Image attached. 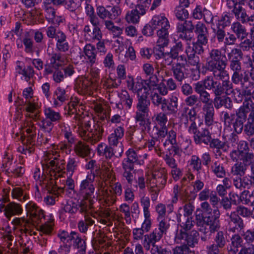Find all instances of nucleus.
I'll return each instance as SVG.
<instances>
[{
    "mask_svg": "<svg viewBox=\"0 0 254 254\" xmlns=\"http://www.w3.org/2000/svg\"><path fill=\"white\" fill-rule=\"evenodd\" d=\"M23 96L26 100L25 116L28 119L22 125V131L25 132L26 134L24 135V139H22V136H21L22 145L19 146L17 149L19 152L27 154H30L34 150L33 145L36 134V127L29 119L36 121L39 119L40 105L38 99L36 97H33V90L31 87L24 89Z\"/></svg>",
    "mask_w": 254,
    "mask_h": 254,
    "instance_id": "f257e3e1",
    "label": "nucleus"
},
{
    "mask_svg": "<svg viewBox=\"0 0 254 254\" xmlns=\"http://www.w3.org/2000/svg\"><path fill=\"white\" fill-rule=\"evenodd\" d=\"M182 209L180 207L178 212ZM184 217H187L185 223H181V217L182 215L178 212L176 214L177 221L178 223V226L181 227V229H178L175 235V240L177 243L187 242L190 246H193L195 244L197 243L198 233L194 230L190 231L193 227V221L192 218L190 216L192 212L193 208L192 206L189 204H186L184 207Z\"/></svg>",
    "mask_w": 254,
    "mask_h": 254,
    "instance_id": "f03ea898",
    "label": "nucleus"
},
{
    "mask_svg": "<svg viewBox=\"0 0 254 254\" xmlns=\"http://www.w3.org/2000/svg\"><path fill=\"white\" fill-rule=\"evenodd\" d=\"M60 150L66 154L70 152L66 144L61 143L57 146L52 145L44 152L42 160L43 167L47 168L51 175L53 174L58 177L61 176L65 169L64 160L58 159L60 156Z\"/></svg>",
    "mask_w": 254,
    "mask_h": 254,
    "instance_id": "7ed1b4c3",
    "label": "nucleus"
},
{
    "mask_svg": "<svg viewBox=\"0 0 254 254\" xmlns=\"http://www.w3.org/2000/svg\"><path fill=\"white\" fill-rule=\"evenodd\" d=\"M161 69H157L154 75L150 76L148 79L144 80L137 77L135 80L131 77H128L127 80V85L129 90L136 93L138 100H147V98L150 92L156 88L160 78L164 80V75L160 74Z\"/></svg>",
    "mask_w": 254,
    "mask_h": 254,
    "instance_id": "20e7f679",
    "label": "nucleus"
},
{
    "mask_svg": "<svg viewBox=\"0 0 254 254\" xmlns=\"http://www.w3.org/2000/svg\"><path fill=\"white\" fill-rule=\"evenodd\" d=\"M67 108V113L69 115L75 114L74 117L75 120V126H78L77 131L83 137L84 139L91 142L92 143H95L99 141L103 135L104 129L101 123L97 122L94 124L92 128L89 131H87L83 129L82 127V117L78 114H77V109L76 108L71 107L69 108V104L65 107Z\"/></svg>",
    "mask_w": 254,
    "mask_h": 254,
    "instance_id": "39448f33",
    "label": "nucleus"
},
{
    "mask_svg": "<svg viewBox=\"0 0 254 254\" xmlns=\"http://www.w3.org/2000/svg\"><path fill=\"white\" fill-rule=\"evenodd\" d=\"M95 176L93 174H87L86 178L82 180L80 185L79 193L83 197L79 203L80 211L87 212L89 209H92L93 204L97 199L93 198L95 188L93 185Z\"/></svg>",
    "mask_w": 254,
    "mask_h": 254,
    "instance_id": "423d86ee",
    "label": "nucleus"
},
{
    "mask_svg": "<svg viewBox=\"0 0 254 254\" xmlns=\"http://www.w3.org/2000/svg\"><path fill=\"white\" fill-rule=\"evenodd\" d=\"M100 69L96 67L91 69L90 74L94 80L91 81L88 77L79 76L75 80V86L78 92L84 95H91L93 91L96 89L95 82L99 78Z\"/></svg>",
    "mask_w": 254,
    "mask_h": 254,
    "instance_id": "0eeeda50",
    "label": "nucleus"
},
{
    "mask_svg": "<svg viewBox=\"0 0 254 254\" xmlns=\"http://www.w3.org/2000/svg\"><path fill=\"white\" fill-rule=\"evenodd\" d=\"M122 193L121 184L116 183L109 187L102 184L97 191L98 195L102 202H105L106 206H110L116 201V196Z\"/></svg>",
    "mask_w": 254,
    "mask_h": 254,
    "instance_id": "6e6552de",
    "label": "nucleus"
},
{
    "mask_svg": "<svg viewBox=\"0 0 254 254\" xmlns=\"http://www.w3.org/2000/svg\"><path fill=\"white\" fill-rule=\"evenodd\" d=\"M201 206L203 214L208 215L203 218L204 224L209 226L211 232L216 231L219 227L220 212L219 210L216 208L212 212L211 208L207 202H202Z\"/></svg>",
    "mask_w": 254,
    "mask_h": 254,
    "instance_id": "1a4fd4ad",
    "label": "nucleus"
},
{
    "mask_svg": "<svg viewBox=\"0 0 254 254\" xmlns=\"http://www.w3.org/2000/svg\"><path fill=\"white\" fill-rule=\"evenodd\" d=\"M150 101L148 100H140L136 106L135 120L138 126L143 128H150V121L149 116Z\"/></svg>",
    "mask_w": 254,
    "mask_h": 254,
    "instance_id": "9d476101",
    "label": "nucleus"
},
{
    "mask_svg": "<svg viewBox=\"0 0 254 254\" xmlns=\"http://www.w3.org/2000/svg\"><path fill=\"white\" fill-rule=\"evenodd\" d=\"M239 215L243 217H248L252 216V213L250 209L243 206L238 207L236 211L232 212L230 215V221L229 222V228L232 232L241 229L243 227V221Z\"/></svg>",
    "mask_w": 254,
    "mask_h": 254,
    "instance_id": "9b49d317",
    "label": "nucleus"
},
{
    "mask_svg": "<svg viewBox=\"0 0 254 254\" xmlns=\"http://www.w3.org/2000/svg\"><path fill=\"white\" fill-rule=\"evenodd\" d=\"M221 52L217 49L211 50L209 53V58L207 59L206 65L207 69L213 74L226 68V64L225 61L221 60Z\"/></svg>",
    "mask_w": 254,
    "mask_h": 254,
    "instance_id": "f8f14e48",
    "label": "nucleus"
},
{
    "mask_svg": "<svg viewBox=\"0 0 254 254\" xmlns=\"http://www.w3.org/2000/svg\"><path fill=\"white\" fill-rule=\"evenodd\" d=\"M167 177L163 170L148 175L146 183L152 189H162L166 183Z\"/></svg>",
    "mask_w": 254,
    "mask_h": 254,
    "instance_id": "ddd939ff",
    "label": "nucleus"
},
{
    "mask_svg": "<svg viewBox=\"0 0 254 254\" xmlns=\"http://www.w3.org/2000/svg\"><path fill=\"white\" fill-rule=\"evenodd\" d=\"M104 205L105 206L104 209L102 208L98 212V216L96 217L93 216L95 218L104 225H111L112 223V221L114 220H120L122 217L119 215L116 214V212H111L109 206H106V203L104 202Z\"/></svg>",
    "mask_w": 254,
    "mask_h": 254,
    "instance_id": "4468645a",
    "label": "nucleus"
},
{
    "mask_svg": "<svg viewBox=\"0 0 254 254\" xmlns=\"http://www.w3.org/2000/svg\"><path fill=\"white\" fill-rule=\"evenodd\" d=\"M186 53L188 56V65H191L193 66L192 70L194 72V76L193 77L195 79H197L199 77V58L198 56L195 55L193 49L189 45L186 49Z\"/></svg>",
    "mask_w": 254,
    "mask_h": 254,
    "instance_id": "2eb2a0df",
    "label": "nucleus"
},
{
    "mask_svg": "<svg viewBox=\"0 0 254 254\" xmlns=\"http://www.w3.org/2000/svg\"><path fill=\"white\" fill-rule=\"evenodd\" d=\"M25 209L27 215L33 223H39L45 215L44 210L38 207L33 201H29L26 204Z\"/></svg>",
    "mask_w": 254,
    "mask_h": 254,
    "instance_id": "dca6fc26",
    "label": "nucleus"
},
{
    "mask_svg": "<svg viewBox=\"0 0 254 254\" xmlns=\"http://www.w3.org/2000/svg\"><path fill=\"white\" fill-rule=\"evenodd\" d=\"M149 23L152 27L157 29V31L169 32L170 27L169 21L164 14L153 16Z\"/></svg>",
    "mask_w": 254,
    "mask_h": 254,
    "instance_id": "f3484780",
    "label": "nucleus"
},
{
    "mask_svg": "<svg viewBox=\"0 0 254 254\" xmlns=\"http://www.w3.org/2000/svg\"><path fill=\"white\" fill-rule=\"evenodd\" d=\"M49 65L45 68V71L47 74L51 73L53 71V68L58 69L65 64L64 59L60 54L53 53L49 54Z\"/></svg>",
    "mask_w": 254,
    "mask_h": 254,
    "instance_id": "a211bd4d",
    "label": "nucleus"
},
{
    "mask_svg": "<svg viewBox=\"0 0 254 254\" xmlns=\"http://www.w3.org/2000/svg\"><path fill=\"white\" fill-rule=\"evenodd\" d=\"M194 26L191 21H182L177 24V32L179 34V37L187 41H190L192 36L187 35V32H192Z\"/></svg>",
    "mask_w": 254,
    "mask_h": 254,
    "instance_id": "6ab92c4d",
    "label": "nucleus"
},
{
    "mask_svg": "<svg viewBox=\"0 0 254 254\" xmlns=\"http://www.w3.org/2000/svg\"><path fill=\"white\" fill-rule=\"evenodd\" d=\"M163 235L155 228L149 234L145 235L142 241L143 247L146 251H149L151 244L156 243L160 241Z\"/></svg>",
    "mask_w": 254,
    "mask_h": 254,
    "instance_id": "aec40b11",
    "label": "nucleus"
},
{
    "mask_svg": "<svg viewBox=\"0 0 254 254\" xmlns=\"http://www.w3.org/2000/svg\"><path fill=\"white\" fill-rule=\"evenodd\" d=\"M89 106L93 109L98 117L99 119L102 121L108 118V115L106 111L102 106V102L96 98H92L88 101Z\"/></svg>",
    "mask_w": 254,
    "mask_h": 254,
    "instance_id": "412c9836",
    "label": "nucleus"
},
{
    "mask_svg": "<svg viewBox=\"0 0 254 254\" xmlns=\"http://www.w3.org/2000/svg\"><path fill=\"white\" fill-rule=\"evenodd\" d=\"M216 79L222 81V86L227 95L230 94L232 91V85L229 80V75L225 69L217 71L213 74Z\"/></svg>",
    "mask_w": 254,
    "mask_h": 254,
    "instance_id": "4be33fe9",
    "label": "nucleus"
},
{
    "mask_svg": "<svg viewBox=\"0 0 254 254\" xmlns=\"http://www.w3.org/2000/svg\"><path fill=\"white\" fill-rule=\"evenodd\" d=\"M193 29H194V32L198 41L202 44H207L208 32L205 25L201 22L198 21L194 27Z\"/></svg>",
    "mask_w": 254,
    "mask_h": 254,
    "instance_id": "5701e85b",
    "label": "nucleus"
},
{
    "mask_svg": "<svg viewBox=\"0 0 254 254\" xmlns=\"http://www.w3.org/2000/svg\"><path fill=\"white\" fill-rule=\"evenodd\" d=\"M124 129L123 127H118L115 129L114 132L108 136V142L110 146H117L124 136Z\"/></svg>",
    "mask_w": 254,
    "mask_h": 254,
    "instance_id": "b1692460",
    "label": "nucleus"
},
{
    "mask_svg": "<svg viewBox=\"0 0 254 254\" xmlns=\"http://www.w3.org/2000/svg\"><path fill=\"white\" fill-rule=\"evenodd\" d=\"M23 209L19 204L11 202L6 205L4 215L6 218L10 219L13 215H20Z\"/></svg>",
    "mask_w": 254,
    "mask_h": 254,
    "instance_id": "393cba45",
    "label": "nucleus"
},
{
    "mask_svg": "<svg viewBox=\"0 0 254 254\" xmlns=\"http://www.w3.org/2000/svg\"><path fill=\"white\" fill-rule=\"evenodd\" d=\"M67 96L64 88L59 87L56 88L53 94V105L55 107L61 106L67 99Z\"/></svg>",
    "mask_w": 254,
    "mask_h": 254,
    "instance_id": "a878e982",
    "label": "nucleus"
},
{
    "mask_svg": "<svg viewBox=\"0 0 254 254\" xmlns=\"http://www.w3.org/2000/svg\"><path fill=\"white\" fill-rule=\"evenodd\" d=\"M127 159L129 161L134 162L135 164L142 165L144 163V159L147 157V154L145 153L143 155H139L133 149L129 148L126 152Z\"/></svg>",
    "mask_w": 254,
    "mask_h": 254,
    "instance_id": "bb28decb",
    "label": "nucleus"
},
{
    "mask_svg": "<svg viewBox=\"0 0 254 254\" xmlns=\"http://www.w3.org/2000/svg\"><path fill=\"white\" fill-rule=\"evenodd\" d=\"M112 47L116 55L122 62L126 60L123 58V52L125 50V42L123 37H118L115 40L112 44Z\"/></svg>",
    "mask_w": 254,
    "mask_h": 254,
    "instance_id": "cd10ccee",
    "label": "nucleus"
},
{
    "mask_svg": "<svg viewBox=\"0 0 254 254\" xmlns=\"http://www.w3.org/2000/svg\"><path fill=\"white\" fill-rule=\"evenodd\" d=\"M194 140L196 144L203 143L205 144H208L211 140V135L207 129L202 128V130L198 131L194 136Z\"/></svg>",
    "mask_w": 254,
    "mask_h": 254,
    "instance_id": "c85d7f7f",
    "label": "nucleus"
},
{
    "mask_svg": "<svg viewBox=\"0 0 254 254\" xmlns=\"http://www.w3.org/2000/svg\"><path fill=\"white\" fill-rule=\"evenodd\" d=\"M13 239V237L10 233L6 234L4 236V240L5 244V246H6V248L2 247L0 248V254H7V253H10L12 254H15L17 252L16 250L11 248L12 246V242Z\"/></svg>",
    "mask_w": 254,
    "mask_h": 254,
    "instance_id": "c756f323",
    "label": "nucleus"
},
{
    "mask_svg": "<svg viewBox=\"0 0 254 254\" xmlns=\"http://www.w3.org/2000/svg\"><path fill=\"white\" fill-rule=\"evenodd\" d=\"M79 165V159L77 157L72 156H69L66 162V171L67 175L72 176L77 170Z\"/></svg>",
    "mask_w": 254,
    "mask_h": 254,
    "instance_id": "7c9ffc66",
    "label": "nucleus"
},
{
    "mask_svg": "<svg viewBox=\"0 0 254 254\" xmlns=\"http://www.w3.org/2000/svg\"><path fill=\"white\" fill-rule=\"evenodd\" d=\"M83 213H85L86 214L84 216V220H81L79 222L78 226L79 230L81 232L85 233L87 231L89 226L93 224L94 221L92 220L88 215V214L92 213V209H89L87 212H83Z\"/></svg>",
    "mask_w": 254,
    "mask_h": 254,
    "instance_id": "2f4dec72",
    "label": "nucleus"
},
{
    "mask_svg": "<svg viewBox=\"0 0 254 254\" xmlns=\"http://www.w3.org/2000/svg\"><path fill=\"white\" fill-rule=\"evenodd\" d=\"M203 111L205 115V121L207 126H210L213 122L214 108L212 103L206 104L203 107Z\"/></svg>",
    "mask_w": 254,
    "mask_h": 254,
    "instance_id": "473e14b6",
    "label": "nucleus"
},
{
    "mask_svg": "<svg viewBox=\"0 0 254 254\" xmlns=\"http://www.w3.org/2000/svg\"><path fill=\"white\" fill-rule=\"evenodd\" d=\"M43 112L46 119L52 122L59 121L61 119L60 113L56 112L50 107H45Z\"/></svg>",
    "mask_w": 254,
    "mask_h": 254,
    "instance_id": "72a5a7b5",
    "label": "nucleus"
},
{
    "mask_svg": "<svg viewBox=\"0 0 254 254\" xmlns=\"http://www.w3.org/2000/svg\"><path fill=\"white\" fill-rule=\"evenodd\" d=\"M233 12L237 20L241 21L243 23L247 22L248 15L245 9L242 6L239 5H235L233 9Z\"/></svg>",
    "mask_w": 254,
    "mask_h": 254,
    "instance_id": "f704fd0d",
    "label": "nucleus"
},
{
    "mask_svg": "<svg viewBox=\"0 0 254 254\" xmlns=\"http://www.w3.org/2000/svg\"><path fill=\"white\" fill-rule=\"evenodd\" d=\"M84 53L89 63L93 64L96 62V53L95 47L91 44H86L84 47Z\"/></svg>",
    "mask_w": 254,
    "mask_h": 254,
    "instance_id": "c9c22d12",
    "label": "nucleus"
},
{
    "mask_svg": "<svg viewBox=\"0 0 254 254\" xmlns=\"http://www.w3.org/2000/svg\"><path fill=\"white\" fill-rule=\"evenodd\" d=\"M243 240L238 235H234L231 238V243L228 249L230 254H236L238 248L242 246Z\"/></svg>",
    "mask_w": 254,
    "mask_h": 254,
    "instance_id": "e433bc0d",
    "label": "nucleus"
},
{
    "mask_svg": "<svg viewBox=\"0 0 254 254\" xmlns=\"http://www.w3.org/2000/svg\"><path fill=\"white\" fill-rule=\"evenodd\" d=\"M231 29L236 34L238 38L244 39L248 35L245 27L239 22H233Z\"/></svg>",
    "mask_w": 254,
    "mask_h": 254,
    "instance_id": "4c0bfd02",
    "label": "nucleus"
},
{
    "mask_svg": "<svg viewBox=\"0 0 254 254\" xmlns=\"http://www.w3.org/2000/svg\"><path fill=\"white\" fill-rule=\"evenodd\" d=\"M77 204L72 200H69L64 204L59 210L60 213L62 215L65 213L71 214L75 213L78 210Z\"/></svg>",
    "mask_w": 254,
    "mask_h": 254,
    "instance_id": "58836bf2",
    "label": "nucleus"
},
{
    "mask_svg": "<svg viewBox=\"0 0 254 254\" xmlns=\"http://www.w3.org/2000/svg\"><path fill=\"white\" fill-rule=\"evenodd\" d=\"M249 101H245L236 113V119L244 122L246 121L247 114L250 111Z\"/></svg>",
    "mask_w": 254,
    "mask_h": 254,
    "instance_id": "ea45409f",
    "label": "nucleus"
},
{
    "mask_svg": "<svg viewBox=\"0 0 254 254\" xmlns=\"http://www.w3.org/2000/svg\"><path fill=\"white\" fill-rule=\"evenodd\" d=\"M155 68L156 69V70H157V69H161V72H160V74H162L164 75V73L165 74H166L167 76H169V71H167L163 67L159 68L157 64H155V66H154L152 64H150L146 63L144 64L143 65V69L145 73L148 75H151L150 76L155 74H154ZM156 72H155V73Z\"/></svg>",
    "mask_w": 254,
    "mask_h": 254,
    "instance_id": "a19ab883",
    "label": "nucleus"
},
{
    "mask_svg": "<svg viewBox=\"0 0 254 254\" xmlns=\"http://www.w3.org/2000/svg\"><path fill=\"white\" fill-rule=\"evenodd\" d=\"M74 150L77 155L84 157L90 153L89 147L81 141H78L75 145Z\"/></svg>",
    "mask_w": 254,
    "mask_h": 254,
    "instance_id": "79ce46f5",
    "label": "nucleus"
},
{
    "mask_svg": "<svg viewBox=\"0 0 254 254\" xmlns=\"http://www.w3.org/2000/svg\"><path fill=\"white\" fill-rule=\"evenodd\" d=\"M58 237L64 244H71L76 237V233L71 232L69 234L67 232L62 231L59 233Z\"/></svg>",
    "mask_w": 254,
    "mask_h": 254,
    "instance_id": "37998d69",
    "label": "nucleus"
},
{
    "mask_svg": "<svg viewBox=\"0 0 254 254\" xmlns=\"http://www.w3.org/2000/svg\"><path fill=\"white\" fill-rule=\"evenodd\" d=\"M157 34L158 37L157 46L160 48L167 46L169 42V32L157 31Z\"/></svg>",
    "mask_w": 254,
    "mask_h": 254,
    "instance_id": "c03bdc74",
    "label": "nucleus"
},
{
    "mask_svg": "<svg viewBox=\"0 0 254 254\" xmlns=\"http://www.w3.org/2000/svg\"><path fill=\"white\" fill-rule=\"evenodd\" d=\"M60 127L62 133L64 134L65 138L67 140L68 143L70 144L73 143L75 139L69 125L63 123L61 125Z\"/></svg>",
    "mask_w": 254,
    "mask_h": 254,
    "instance_id": "a18cd8bd",
    "label": "nucleus"
},
{
    "mask_svg": "<svg viewBox=\"0 0 254 254\" xmlns=\"http://www.w3.org/2000/svg\"><path fill=\"white\" fill-rule=\"evenodd\" d=\"M11 196L13 199L21 202H24L29 198L28 195L24 193L22 190L19 188H15L12 189Z\"/></svg>",
    "mask_w": 254,
    "mask_h": 254,
    "instance_id": "49530a36",
    "label": "nucleus"
},
{
    "mask_svg": "<svg viewBox=\"0 0 254 254\" xmlns=\"http://www.w3.org/2000/svg\"><path fill=\"white\" fill-rule=\"evenodd\" d=\"M140 16L137 10L132 9L126 13L125 19L128 23L135 24L139 22Z\"/></svg>",
    "mask_w": 254,
    "mask_h": 254,
    "instance_id": "de8ad7c7",
    "label": "nucleus"
},
{
    "mask_svg": "<svg viewBox=\"0 0 254 254\" xmlns=\"http://www.w3.org/2000/svg\"><path fill=\"white\" fill-rule=\"evenodd\" d=\"M122 103H124L128 109H130L132 104V98L129 96L128 92L126 91H122L118 94Z\"/></svg>",
    "mask_w": 254,
    "mask_h": 254,
    "instance_id": "09e8293b",
    "label": "nucleus"
},
{
    "mask_svg": "<svg viewBox=\"0 0 254 254\" xmlns=\"http://www.w3.org/2000/svg\"><path fill=\"white\" fill-rule=\"evenodd\" d=\"M213 173L218 178L225 177L226 172L222 164L218 162H215L211 166Z\"/></svg>",
    "mask_w": 254,
    "mask_h": 254,
    "instance_id": "8fccbe9b",
    "label": "nucleus"
},
{
    "mask_svg": "<svg viewBox=\"0 0 254 254\" xmlns=\"http://www.w3.org/2000/svg\"><path fill=\"white\" fill-rule=\"evenodd\" d=\"M119 210L120 212L124 214L126 223L128 224H130L131 223V218L129 205L126 203H123L119 206Z\"/></svg>",
    "mask_w": 254,
    "mask_h": 254,
    "instance_id": "3c124183",
    "label": "nucleus"
},
{
    "mask_svg": "<svg viewBox=\"0 0 254 254\" xmlns=\"http://www.w3.org/2000/svg\"><path fill=\"white\" fill-rule=\"evenodd\" d=\"M156 229L163 235L166 234L170 225L169 221L164 218L160 219Z\"/></svg>",
    "mask_w": 254,
    "mask_h": 254,
    "instance_id": "603ef678",
    "label": "nucleus"
},
{
    "mask_svg": "<svg viewBox=\"0 0 254 254\" xmlns=\"http://www.w3.org/2000/svg\"><path fill=\"white\" fill-rule=\"evenodd\" d=\"M72 241L74 243L75 246L78 250L77 253L80 254H85L86 252L85 242L83 239L79 238L77 233L76 238H74V240H73Z\"/></svg>",
    "mask_w": 254,
    "mask_h": 254,
    "instance_id": "864d4df0",
    "label": "nucleus"
},
{
    "mask_svg": "<svg viewBox=\"0 0 254 254\" xmlns=\"http://www.w3.org/2000/svg\"><path fill=\"white\" fill-rule=\"evenodd\" d=\"M102 37V35L100 29L97 27H95L89 34L87 35L86 40L89 41L101 40Z\"/></svg>",
    "mask_w": 254,
    "mask_h": 254,
    "instance_id": "5fc2aeb1",
    "label": "nucleus"
},
{
    "mask_svg": "<svg viewBox=\"0 0 254 254\" xmlns=\"http://www.w3.org/2000/svg\"><path fill=\"white\" fill-rule=\"evenodd\" d=\"M54 226L50 224L43 223L37 228V230L39 232L40 234L49 235H51L54 230Z\"/></svg>",
    "mask_w": 254,
    "mask_h": 254,
    "instance_id": "6e6d98bb",
    "label": "nucleus"
},
{
    "mask_svg": "<svg viewBox=\"0 0 254 254\" xmlns=\"http://www.w3.org/2000/svg\"><path fill=\"white\" fill-rule=\"evenodd\" d=\"M172 70L175 78L179 81H182L185 78L184 73L182 70V66L179 65H174Z\"/></svg>",
    "mask_w": 254,
    "mask_h": 254,
    "instance_id": "4d7b16f0",
    "label": "nucleus"
},
{
    "mask_svg": "<svg viewBox=\"0 0 254 254\" xmlns=\"http://www.w3.org/2000/svg\"><path fill=\"white\" fill-rule=\"evenodd\" d=\"M246 170V166L242 163H237L235 164L231 169V173L234 175L243 176Z\"/></svg>",
    "mask_w": 254,
    "mask_h": 254,
    "instance_id": "13d9d810",
    "label": "nucleus"
},
{
    "mask_svg": "<svg viewBox=\"0 0 254 254\" xmlns=\"http://www.w3.org/2000/svg\"><path fill=\"white\" fill-rule=\"evenodd\" d=\"M233 17L227 14L225 15H222L219 19L217 20V25L218 27H222L223 28L224 27H226L229 25L232 20Z\"/></svg>",
    "mask_w": 254,
    "mask_h": 254,
    "instance_id": "bf43d9fd",
    "label": "nucleus"
},
{
    "mask_svg": "<svg viewBox=\"0 0 254 254\" xmlns=\"http://www.w3.org/2000/svg\"><path fill=\"white\" fill-rule=\"evenodd\" d=\"M150 251L151 254H170L171 252L165 249L156 245V243L151 244Z\"/></svg>",
    "mask_w": 254,
    "mask_h": 254,
    "instance_id": "052dcab7",
    "label": "nucleus"
},
{
    "mask_svg": "<svg viewBox=\"0 0 254 254\" xmlns=\"http://www.w3.org/2000/svg\"><path fill=\"white\" fill-rule=\"evenodd\" d=\"M143 216L144 219L140 228L142 229L145 232H148L150 230L152 226L150 214H143Z\"/></svg>",
    "mask_w": 254,
    "mask_h": 254,
    "instance_id": "680f3d73",
    "label": "nucleus"
},
{
    "mask_svg": "<svg viewBox=\"0 0 254 254\" xmlns=\"http://www.w3.org/2000/svg\"><path fill=\"white\" fill-rule=\"evenodd\" d=\"M38 126L45 132L49 133L53 127L52 122L43 119L38 123Z\"/></svg>",
    "mask_w": 254,
    "mask_h": 254,
    "instance_id": "e2e57ef3",
    "label": "nucleus"
},
{
    "mask_svg": "<svg viewBox=\"0 0 254 254\" xmlns=\"http://www.w3.org/2000/svg\"><path fill=\"white\" fill-rule=\"evenodd\" d=\"M242 53L240 49L235 48L228 54V58L230 61H240L242 58Z\"/></svg>",
    "mask_w": 254,
    "mask_h": 254,
    "instance_id": "0e129e2a",
    "label": "nucleus"
},
{
    "mask_svg": "<svg viewBox=\"0 0 254 254\" xmlns=\"http://www.w3.org/2000/svg\"><path fill=\"white\" fill-rule=\"evenodd\" d=\"M190 165L193 170L199 171L201 169V162L199 158L196 155H192L190 161Z\"/></svg>",
    "mask_w": 254,
    "mask_h": 254,
    "instance_id": "69168bd1",
    "label": "nucleus"
},
{
    "mask_svg": "<svg viewBox=\"0 0 254 254\" xmlns=\"http://www.w3.org/2000/svg\"><path fill=\"white\" fill-rule=\"evenodd\" d=\"M149 128H143L142 127L138 126V128L135 131V134L137 139L141 141L142 140L146 141V131Z\"/></svg>",
    "mask_w": 254,
    "mask_h": 254,
    "instance_id": "338daca9",
    "label": "nucleus"
},
{
    "mask_svg": "<svg viewBox=\"0 0 254 254\" xmlns=\"http://www.w3.org/2000/svg\"><path fill=\"white\" fill-rule=\"evenodd\" d=\"M175 14L177 18L182 21L187 18L189 16V13L187 10L179 6L176 8Z\"/></svg>",
    "mask_w": 254,
    "mask_h": 254,
    "instance_id": "774afa93",
    "label": "nucleus"
}]
</instances>
